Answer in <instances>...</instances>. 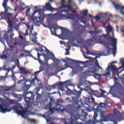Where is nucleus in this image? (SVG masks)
I'll list each match as a JSON object with an SVG mask.
<instances>
[{
	"mask_svg": "<svg viewBox=\"0 0 124 124\" xmlns=\"http://www.w3.org/2000/svg\"><path fill=\"white\" fill-rule=\"evenodd\" d=\"M81 86H83V84H78V88L79 89L80 91H76L77 93V96L74 97L72 98L73 100H74L75 103H76V106H74V105H69L66 107L65 109H63V107L62 106L60 105H57L54 107L53 108H51L52 107V103H54V101L51 100L49 102V105H46L45 108V110H49V115H52L55 112H62V113H64V111L69 113V114H71V119H63V121L64 122L65 124H74V122L75 121H77V120H79L80 117L81 116L78 113H76V112L74 111H79V109L81 108V105H83V103L82 101L78 100V97H80L81 96V94H82V92L83 91H85L86 92V90H87V87L85 89H82L81 88Z\"/></svg>",
	"mask_w": 124,
	"mask_h": 124,
	"instance_id": "1",
	"label": "nucleus"
},
{
	"mask_svg": "<svg viewBox=\"0 0 124 124\" xmlns=\"http://www.w3.org/2000/svg\"><path fill=\"white\" fill-rule=\"evenodd\" d=\"M73 2L72 0H69L67 4L64 5L65 0H62L61 3V6L58 9L52 7L50 3H47L46 6H35L34 8L36 9L37 7H42L43 11H51V12H53L55 10H58L59 13L47 15L48 16H50V18L51 20L58 21L60 20V19H62V18L65 17H66L67 19H75L74 21L75 23L73 24V27H75V25H78L79 22L77 21L78 17H75L76 16L74 15L73 13L76 12V10L78 9V8L76 5L73 6ZM60 9L61 10L60 13Z\"/></svg>",
	"mask_w": 124,
	"mask_h": 124,
	"instance_id": "2",
	"label": "nucleus"
},
{
	"mask_svg": "<svg viewBox=\"0 0 124 124\" xmlns=\"http://www.w3.org/2000/svg\"><path fill=\"white\" fill-rule=\"evenodd\" d=\"M10 106V104H0V113L5 114V113L11 112L12 110H14L16 111V113L18 114V115H19V116H22V118L24 119H26V118H28L30 115H31V116H37L39 117L44 118V119H46V120L47 123H49V122H50V118L49 115H47L46 114L43 115L42 114L35 113V112L31 113L28 110H20L23 109V107L21 104H17L16 106H14L12 108L10 109H9Z\"/></svg>",
	"mask_w": 124,
	"mask_h": 124,
	"instance_id": "3",
	"label": "nucleus"
},
{
	"mask_svg": "<svg viewBox=\"0 0 124 124\" xmlns=\"http://www.w3.org/2000/svg\"><path fill=\"white\" fill-rule=\"evenodd\" d=\"M85 108L86 110L88 109H93V111H94V116L93 118V121L92 122V124H98L99 123V121L96 120V118L98 116L97 115V113L100 112L101 114H104L105 113H107V110L105 108V106H107L108 105V102H106L105 103H101L99 104V106H98L96 108H94V106H97V104H95V102L94 100V98L92 97L91 98H85Z\"/></svg>",
	"mask_w": 124,
	"mask_h": 124,
	"instance_id": "4",
	"label": "nucleus"
},
{
	"mask_svg": "<svg viewBox=\"0 0 124 124\" xmlns=\"http://www.w3.org/2000/svg\"><path fill=\"white\" fill-rule=\"evenodd\" d=\"M105 39L109 40L112 42V44L109 45L107 46L106 48L102 52L103 56H109L113 54V57L116 56V52L117 51V39L110 36V33L108 32L107 34H103Z\"/></svg>",
	"mask_w": 124,
	"mask_h": 124,
	"instance_id": "5",
	"label": "nucleus"
},
{
	"mask_svg": "<svg viewBox=\"0 0 124 124\" xmlns=\"http://www.w3.org/2000/svg\"><path fill=\"white\" fill-rule=\"evenodd\" d=\"M118 62H112L108 64V66L107 69V73L103 75H99L98 74H95L93 75V77L95 78V79H97V80L99 79H101V77L102 76H105L106 78L107 77H109L110 75H111V73H112L113 75H116V74H115V72H117L119 71V69L120 68H124V58H122L120 60V63H122V65L117 68L116 65L113 64V63H117Z\"/></svg>",
	"mask_w": 124,
	"mask_h": 124,
	"instance_id": "6",
	"label": "nucleus"
},
{
	"mask_svg": "<svg viewBox=\"0 0 124 124\" xmlns=\"http://www.w3.org/2000/svg\"><path fill=\"white\" fill-rule=\"evenodd\" d=\"M119 70L120 69H119L117 72H115V74L116 75H113L114 76H115V78H114L115 82L114 86L111 87L109 91V93L111 94H114V93H116V92H117L118 90H122L124 89V87H123V86L120 84V82H119V79L118 78H120V79H123V78H124V70H121L120 72L118 73V72Z\"/></svg>",
	"mask_w": 124,
	"mask_h": 124,
	"instance_id": "7",
	"label": "nucleus"
},
{
	"mask_svg": "<svg viewBox=\"0 0 124 124\" xmlns=\"http://www.w3.org/2000/svg\"><path fill=\"white\" fill-rule=\"evenodd\" d=\"M37 13H38L39 15H40L38 17L39 21L37 20V18L36 16L31 17V19L33 20V21H34V23L35 27H40V24L43 23V22H44V19L46 18V15L44 14L43 11H42L41 9H38L34 12L33 15H34Z\"/></svg>",
	"mask_w": 124,
	"mask_h": 124,
	"instance_id": "8",
	"label": "nucleus"
},
{
	"mask_svg": "<svg viewBox=\"0 0 124 124\" xmlns=\"http://www.w3.org/2000/svg\"><path fill=\"white\" fill-rule=\"evenodd\" d=\"M85 92H88L90 95H94L99 98L101 97H106V95H105L106 92L104 90H101V93H99L97 91H93L91 87H87V89H85Z\"/></svg>",
	"mask_w": 124,
	"mask_h": 124,
	"instance_id": "9",
	"label": "nucleus"
},
{
	"mask_svg": "<svg viewBox=\"0 0 124 124\" xmlns=\"http://www.w3.org/2000/svg\"><path fill=\"white\" fill-rule=\"evenodd\" d=\"M15 97L16 98H18L19 101L22 100V98L24 97L25 101L26 103H32L34 101V95H31V97H27V93H24L23 95L21 94H15Z\"/></svg>",
	"mask_w": 124,
	"mask_h": 124,
	"instance_id": "10",
	"label": "nucleus"
},
{
	"mask_svg": "<svg viewBox=\"0 0 124 124\" xmlns=\"http://www.w3.org/2000/svg\"><path fill=\"white\" fill-rule=\"evenodd\" d=\"M26 27L28 28L29 31H30V38H32V41L34 43H36V40L37 39V33L35 32L34 33H32V31H33V24H31L30 26L29 24H27Z\"/></svg>",
	"mask_w": 124,
	"mask_h": 124,
	"instance_id": "11",
	"label": "nucleus"
},
{
	"mask_svg": "<svg viewBox=\"0 0 124 124\" xmlns=\"http://www.w3.org/2000/svg\"><path fill=\"white\" fill-rule=\"evenodd\" d=\"M95 65L94 67L88 69L84 73L85 74H87L88 73H94V72L98 71L99 69L102 70V68L99 66V63H98L97 60H96L95 62Z\"/></svg>",
	"mask_w": 124,
	"mask_h": 124,
	"instance_id": "12",
	"label": "nucleus"
},
{
	"mask_svg": "<svg viewBox=\"0 0 124 124\" xmlns=\"http://www.w3.org/2000/svg\"><path fill=\"white\" fill-rule=\"evenodd\" d=\"M64 82H60L57 84H55L53 85H50L47 88V90L48 92H51L52 90H54L55 89H59L62 92H64V90L63 89V85Z\"/></svg>",
	"mask_w": 124,
	"mask_h": 124,
	"instance_id": "13",
	"label": "nucleus"
},
{
	"mask_svg": "<svg viewBox=\"0 0 124 124\" xmlns=\"http://www.w3.org/2000/svg\"><path fill=\"white\" fill-rule=\"evenodd\" d=\"M44 48H45V50H46V52L48 54V56H49V57H51V60H52V61H53V62H55L56 63H58L59 62H61V61L58 59H57L56 58V57L55 56V55H54V54L52 53L51 52H50V50H49L48 49H47V47H45V46H43Z\"/></svg>",
	"mask_w": 124,
	"mask_h": 124,
	"instance_id": "14",
	"label": "nucleus"
},
{
	"mask_svg": "<svg viewBox=\"0 0 124 124\" xmlns=\"http://www.w3.org/2000/svg\"><path fill=\"white\" fill-rule=\"evenodd\" d=\"M12 55V49H6V47L5 48V50L3 51V55L0 56L2 60H6L8 58H9L10 56Z\"/></svg>",
	"mask_w": 124,
	"mask_h": 124,
	"instance_id": "15",
	"label": "nucleus"
},
{
	"mask_svg": "<svg viewBox=\"0 0 124 124\" xmlns=\"http://www.w3.org/2000/svg\"><path fill=\"white\" fill-rule=\"evenodd\" d=\"M13 36H14V33H13L9 37L7 36V33H5L4 35V38L11 49H12V46H10V43L12 42Z\"/></svg>",
	"mask_w": 124,
	"mask_h": 124,
	"instance_id": "16",
	"label": "nucleus"
},
{
	"mask_svg": "<svg viewBox=\"0 0 124 124\" xmlns=\"http://www.w3.org/2000/svg\"><path fill=\"white\" fill-rule=\"evenodd\" d=\"M110 14L108 13H100L99 15H98L96 17H95V20L96 21H99V20H101V19H102V18H104V17H106L107 16H109Z\"/></svg>",
	"mask_w": 124,
	"mask_h": 124,
	"instance_id": "17",
	"label": "nucleus"
},
{
	"mask_svg": "<svg viewBox=\"0 0 124 124\" xmlns=\"http://www.w3.org/2000/svg\"><path fill=\"white\" fill-rule=\"evenodd\" d=\"M11 2H13L14 1V0H10ZM7 2H8V0H4L3 3V6L5 8V12H7L8 11V9H10V8L7 7Z\"/></svg>",
	"mask_w": 124,
	"mask_h": 124,
	"instance_id": "18",
	"label": "nucleus"
},
{
	"mask_svg": "<svg viewBox=\"0 0 124 124\" xmlns=\"http://www.w3.org/2000/svg\"><path fill=\"white\" fill-rule=\"evenodd\" d=\"M68 67H70V68H72V69L73 70L71 72V73L69 74V76H70V77H73V76L75 75V74H76L77 73H76V71L74 70V68H73L72 67L70 66H66L65 68H64L63 69H62V70H64L66 69V68H68Z\"/></svg>",
	"mask_w": 124,
	"mask_h": 124,
	"instance_id": "19",
	"label": "nucleus"
},
{
	"mask_svg": "<svg viewBox=\"0 0 124 124\" xmlns=\"http://www.w3.org/2000/svg\"><path fill=\"white\" fill-rule=\"evenodd\" d=\"M8 21H7L9 27L8 32H10V31H13V29L12 28V22L10 21L9 18H7Z\"/></svg>",
	"mask_w": 124,
	"mask_h": 124,
	"instance_id": "20",
	"label": "nucleus"
},
{
	"mask_svg": "<svg viewBox=\"0 0 124 124\" xmlns=\"http://www.w3.org/2000/svg\"><path fill=\"white\" fill-rule=\"evenodd\" d=\"M66 60H67V62L68 64H74V63H76V62H78L79 61H77L76 60H74L73 59H70V58H66Z\"/></svg>",
	"mask_w": 124,
	"mask_h": 124,
	"instance_id": "21",
	"label": "nucleus"
},
{
	"mask_svg": "<svg viewBox=\"0 0 124 124\" xmlns=\"http://www.w3.org/2000/svg\"><path fill=\"white\" fill-rule=\"evenodd\" d=\"M19 70L22 74H27V73H29V69L25 67L20 68Z\"/></svg>",
	"mask_w": 124,
	"mask_h": 124,
	"instance_id": "22",
	"label": "nucleus"
},
{
	"mask_svg": "<svg viewBox=\"0 0 124 124\" xmlns=\"http://www.w3.org/2000/svg\"><path fill=\"white\" fill-rule=\"evenodd\" d=\"M86 67L85 66L81 67L79 65H78L75 70L76 72V73H78L80 71H83V69Z\"/></svg>",
	"mask_w": 124,
	"mask_h": 124,
	"instance_id": "23",
	"label": "nucleus"
},
{
	"mask_svg": "<svg viewBox=\"0 0 124 124\" xmlns=\"http://www.w3.org/2000/svg\"><path fill=\"white\" fill-rule=\"evenodd\" d=\"M106 30L108 32H112V34H114L113 32V28L110 24H108V26L106 28Z\"/></svg>",
	"mask_w": 124,
	"mask_h": 124,
	"instance_id": "24",
	"label": "nucleus"
},
{
	"mask_svg": "<svg viewBox=\"0 0 124 124\" xmlns=\"http://www.w3.org/2000/svg\"><path fill=\"white\" fill-rule=\"evenodd\" d=\"M86 83H88V84L91 86H93V82L89 81H86L85 79H84V81L80 80L79 82V84H81V85H84V84H86Z\"/></svg>",
	"mask_w": 124,
	"mask_h": 124,
	"instance_id": "25",
	"label": "nucleus"
},
{
	"mask_svg": "<svg viewBox=\"0 0 124 124\" xmlns=\"http://www.w3.org/2000/svg\"><path fill=\"white\" fill-rule=\"evenodd\" d=\"M102 36H99L95 38V37H93V39H91L90 40H88V42H92V41H93V40H97V41H100V38H101Z\"/></svg>",
	"mask_w": 124,
	"mask_h": 124,
	"instance_id": "26",
	"label": "nucleus"
},
{
	"mask_svg": "<svg viewBox=\"0 0 124 124\" xmlns=\"http://www.w3.org/2000/svg\"><path fill=\"white\" fill-rule=\"evenodd\" d=\"M19 7L21 9V10H25V8H26V4L23 2H20Z\"/></svg>",
	"mask_w": 124,
	"mask_h": 124,
	"instance_id": "27",
	"label": "nucleus"
},
{
	"mask_svg": "<svg viewBox=\"0 0 124 124\" xmlns=\"http://www.w3.org/2000/svg\"><path fill=\"white\" fill-rule=\"evenodd\" d=\"M43 56L44 57L45 61L46 62H48V61L51 60V58H49V56H48L47 54H43Z\"/></svg>",
	"mask_w": 124,
	"mask_h": 124,
	"instance_id": "28",
	"label": "nucleus"
},
{
	"mask_svg": "<svg viewBox=\"0 0 124 124\" xmlns=\"http://www.w3.org/2000/svg\"><path fill=\"white\" fill-rule=\"evenodd\" d=\"M40 56H41V55L39 53H38V62H39V63H40V64H43V62H42L41 61V59H40Z\"/></svg>",
	"mask_w": 124,
	"mask_h": 124,
	"instance_id": "29",
	"label": "nucleus"
},
{
	"mask_svg": "<svg viewBox=\"0 0 124 124\" xmlns=\"http://www.w3.org/2000/svg\"><path fill=\"white\" fill-rule=\"evenodd\" d=\"M60 29L61 30V31H62V33L61 35H62V34L64 33V32H66V31H67L66 29L62 27H60Z\"/></svg>",
	"mask_w": 124,
	"mask_h": 124,
	"instance_id": "30",
	"label": "nucleus"
},
{
	"mask_svg": "<svg viewBox=\"0 0 124 124\" xmlns=\"http://www.w3.org/2000/svg\"><path fill=\"white\" fill-rule=\"evenodd\" d=\"M14 90H15V86H13L9 87V88L7 89V91H14Z\"/></svg>",
	"mask_w": 124,
	"mask_h": 124,
	"instance_id": "31",
	"label": "nucleus"
},
{
	"mask_svg": "<svg viewBox=\"0 0 124 124\" xmlns=\"http://www.w3.org/2000/svg\"><path fill=\"white\" fill-rule=\"evenodd\" d=\"M53 31H54V35H55V36H58V35H57V31H56L55 29L51 28L50 31H51V32H53Z\"/></svg>",
	"mask_w": 124,
	"mask_h": 124,
	"instance_id": "32",
	"label": "nucleus"
},
{
	"mask_svg": "<svg viewBox=\"0 0 124 124\" xmlns=\"http://www.w3.org/2000/svg\"><path fill=\"white\" fill-rule=\"evenodd\" d=\"M89 33H90V34H97V33H98V32L94 31H90L89 32Z\"/></svg>",
	"mask_w": 124,
	"mask_h": 124,
	"instance_id": "33",
	"label": "nucleus"
},
{
	"mask_svg": "<svg viewBox=\"0 0 124 124\" xmlns=\"http://www.w3.org/2000/svg\"><path fill=\"white\" fill-rule=\"evenodd\" d=\"M31 13V9L29 8L26 12V16H30V13Z\"/></svg>",
	"mask_w": 124,
	"mask_h": 124,
	"instance_id": "34",
	"label": "nucleus"
},
{
	"mask_svg": "<svg viewBox=\"0 0 124 124\" xmlns=\"http://www.w3.org/2000/svg\"><path fill=\"white\" fill-rule=\"evenodd\" d=\"M11 73L12 74V78L13 79L14 81H16V77L14 76V74H13V71L11 70Z\"/></svg>",
	"mask_w": 124,
	"mask_h": 124,
	"instance_id": "35",
	"label": "nucleus"
},
{
	"mask_svg": "<svg viewBox=\"0 0 124 124\" xmlns=\"http://www.w3.org/2000/svg\"><path fill=\"white\" fill-rule=\"evenodd\" d=\"M66 102L67 103H71V99H70V98H66Z\"/></svg>",
	"mask_w": 124,
	"mask_h": 124,
	"instance_id": "36",
	"label": "nucleus"
},
{
	"mask_svg": "<svg viewBox=\"0 0 124 124\" xmlns=\"http://www.w3.org/2000/svg\"><path fill=\"white\" fill-rule=\"evenodd\" d=\"M88 13H89V12L88 11V10H85L84 11V16H87V17H88Z\"/></svg>",
	"mask_w": 124,
	"mask_h": 124,
	"instance_id": "37",
	"label": "nucleus"
},
{
	"mask_svg": "<svg viewBox=\"0 0 124 124\" xmlns=\"http://www.w3.org/2000/svg\"><path fill=\"white\" fill-rule=\"evenodd\" d=\"M82 115H83L84 117H88V113L85 112V110H82Z\"/></svg>",
	"mask_w": 124,
	"mask_h": 124,
	"instance_id": "38",
	"label": "nucleus"
},
{
	"mask_svg": "<svg viewBox=\"0 0 124 124\" xmlns=\"http://www.w3.org/2000/svg\"><path fill=\"white\" fill-rule=\"evenodd\" d=\"M70 93H71V91L69 89H68L67 91L66 92V94H67V95H69Z\"/></svg>",
	"mask_w": 124,
	"mask_h": 124,
	"instance_id": "39",
	"label": "nucleus"
},
{
	"mask_svg": "<svg viewBox=\"0 0 124 124\" xmlns=\"http://www.w3.org/2000/svg\"><path fill=\"white\" fill-rule=\"evenodd\" d=\"M28 121L29 122H31V123H32V124H34L35 123V120L34 119H28Z\"/></svg>",
	"mask_w": 124,
	"mask_h": 124,
	"instance_id": "40",
	"label": "nucleus"
},
{
	"mask_svg": "<svg viewBox=\"0 0 124 124\" xmlns=\"http://www.w3.org/2000/svg\"><path fill=\"white\" fill-rule=\"evenodd\" d=\"M35 80H37V78H36V77H35L34 79H33L32 80H31V83L33 84V83H34Z\"/></svg>",
	"mask_w": 124,
	"mask_h": 124,
	"instance_id": "41",
	"label": "nucleus"
},
{
	"mask_svg": "<svg viewBox=\"0 0 124 124\" xmlns=\"http://www.w3.org/2000/svg\"><path fill=\"white\" fill-rule=\"evenodd\" d=\"M84 19V17H82L79 20L80 21H81L82 23H84V25H86V24L87 23V22L85 21H83V19Z\"/></svg>",
	"mask_w": 124,
	"mask_h": 124,
	"instance_id": "42",
	"label": "nucleus"
},
{
	"mask_svg": "<svg viewBox=\"0 0 124 124\" xmlns=\"http://www.w3.org/2000/svg\"><path fill=\"white\" fill-rule=\"evenodd\" d=\"M40 98H41V94H38L37 95V100H38V99H40Z\"/></svg>",
	"mask_w": 124,
	"mask_h": 124,
	"instance_id": "43",
	"label": "nucleus"
},
{
	"mask_svg": "<svg viewBox=\"0 0 124 124\" xmlns=\"http://www.w3.org/2000/svg\"><path fill=\"white\" fill-rule=\"evenodd\" d=\"M14 29L16 30V31H18L19 30V26L16 25L14 27Z\"/></svg>",
	"mask_w": 124,
	"mask_h": 124,
	"instance_id": "44",
	"label": "nucleus"
},
{
	"mask_svg": "<svg viewBox=\"0 0 124 124\" xmlns=\"http://www.w3.org/2000/svg\"><path fill=\"white\" fill-rule=\"evenodd\" d=\"M85 50L87 52V53L88 54V55H90V51H89V49H88V48H87V47H85Z\"/></svg>",
	"mask_w": 124,
	"mask_h": 124,
	"instance_id": "45",
	"label": "nucleus"
},
{
	"mask_svg": "<svg viewBox=\"0 0 124 124\" xmlns=\"http://www.w3.org/2000/svg\"><path fill=\"white\" fill-rule=\"evenodd\" d=\"M62 62H66V63L68 62L67 60L66 59V58L65 59H62Z\"/></svg>",
	"mask_w": 124,
	"mask_h": 124,
	"instance_id": "46",
	"label": "nucleus"
},
{
	"mask_svg": "<svg viewBox=\"0 0 124 124\" xmlns=\"http://www.w3.org/2000/svg\"><path fill=\"white\" fill-rule=\"evenodd\" d=\"M15 45L18 46V45H20V43H19V42H16L15 43Z\"/></svg>",
	"mask_w": 124,
	"mask_h": 124,
	"instance_id": "47",
	"label": "nucleus"
},
{
	"mask_svg": "<svg viewBox=\"0 0 124 124\" xmlns=\"http://www.w3.org/2000/svg\"><path fill=\"white\" fill-rule=\"evenodd\" d=\"M24 53H25L26 54H30V53H31V52L29 51L28 50H24Z\"/></svg>",
	"mask_w": 124,
	"mask_h": 124,
	"instance_id": "48",
	"label": "nucleus"
},
{
	"mask_svg": "<svg viewBox=\"0 0 124 124\" xmlns=\"http://www.w3.org/2000/svg\"><path fill=\"white\" fill-rule=\"evenodd\" d=\"M19 38L20 39H21V40H23V39H24V38L22 37V35H21V34H19Z\"/></svg>",
	"mask_w": 124,
	"mask_h": 124,
	"instance_id": "49",
	"label": "nucleus"
},
{
	"mask_svg": "<svg viewBox=\"0 0 124 124\" xmlns=\"http://www.w3.org/2000/svg\"><path fill=\"white\" fill-rule=\"evenodd\" d=\"M40 72H42V71H37V72H35V74H39V73H40Z\"/></svg>",
	"mask_w": 124,
	"mask_h": 124,
	"instance_id": "50",
	"label": "nucleus"
},
{
	"mask_svg": "<svg viewBox=\"0 0 124 124\" xmlns=\"http://www.w3.org/2000/svg\"><path fill=\"white\" fill-rule=\"evenodd\" d=\"M96 59H98V58H100V55L96 54Z\"/></svg>",
	"mask_w": 124,
	"mask_h": 124,
	"instance_id": "51",
	"label": "nucleus"
},
{
	"mask_svg": "<svg viewBox=\"0 0 124 124\" xmlns=\"http://www.w3.org/2000/svg\"><path fill=\"white\" fill-rule=\"evenodd\" d=\"M57 102H62V100L61 99H59L58 100Z\"/></svg>",
	"mask_w": 124,
	"mask_h": 124,
	"instance_id": "52",
	"label": "nucleus"
},
{
	"mask_svg": "<svg viewBox=\"0 0 124 124\" xmlns=\"http://www.w3.org/2000/svg\"><path fill=\"white\" fill-rule=\"evenodd\" d=\"M65 55L66 56H69V55H70V54H69V51L67 52L65 54Z\"/></svg>",
	"mask_w": 124,
	"mask_h": 124,
	"instance_id": "53",
	"label": "nucleus"
},
{
	"mask_svg": "<svg viewBox=\"0 0 124 124\" xmlns=\"http://www.w3.org/2000/svg\"><path fill=\"white\" fill-rule=\"evenodd\" d=\"M11 103H12L13 104L15 103V100H13L11 101Z\"/></svg>",
	"mask_w": 124,
	"mask_h": 124,
	"instance_id": "54",
	"label": "nucleus"
},
{
	"mask_svg": "<svg viewBox=\"0 0 124 124\" xmlns=\"http://www.w3.org/2000/svg\"><path fill=\"white\" fill-rule=\"evenodd\" d=\"M23 80H19L18 81V84H21V83H22V82H23Z\"/></svg>",
	"mask_w": 124,
	"mask_h": 124,
	"instance_id": "55",
	"label": "nucleus"
},
{
	"mask_svg": "<svg viewBox=\"0 0 124 124\" xmlns=\"http://www.w3.org/2000/svg\"><path fill=\"white\" fill-rule=\"evenodd\" d=\"M40 71H43V67H41L40 68Z\"/></svg>",
	"mask_w": 124,
	"mask_h": 124,
	"instance_id": "56",
	"label": "nucleus"
},
{
	"mask_svg": "<svg viewBox=\"0 0 124 124\" xmlns=\"http://www.w3.org/2000/svg\"><path fill=\"white\" fill-rule=\"evenodd\" d=\"M20 58H23V57H24V54H20Z\"/></svg>",
	"mask_w": 124,
	"mask_h": 124,
	"instance_id": "57",
	"label": "nucleus"
},
{
	"mask_svg": "<svg viewBox=\"0 0 124 124\" xmlns=\"http://www.w3.org/2000/svg\"><path fill=\"white\" fill-rule=\"evenodd\" d=\"M104 41H102L101 43H100L101 44H104Z\"/></svg>",
	"mask_w": 124,
	"mask_h": 124,
	"instance_id": "58",
	"label": "nucleus"
},
{
	"mask_svg": "<svg viewBox=\"0 0 124 124\" xmlns=\"http://www.w3.org/2000/svg\"><path fill=\"white\" fill-rule=\"evenodd\" d=\"M60 44H63V42L62 41H60Z\"/></svg>",
	"mask_w": 124,
	"mask_h": 124,
	"instance_id": "59",
	"label": "nucleus"
},
{
	"mask_svg": "<svg viewBox=\"0 0 124 124\" xmlns=\"http://www.w3.org/2000/svg\"><path fill=\"white\" fill-rule=\"evenodd\" d=\"M43 25L44 26V27H45V28H48V27L46 25H45V24H43Z\"/></svg>",
	"mask_w": 124,
	"mask_h": 124,
	"instance_id": "60",
	"label": "nucleus"
},
{
	"mask_svg": "<svg viewBox=\"0 0 124 124\" xmlns=\"http://www.w3.org/2000/svg\"><path fill=\"white\" fill-rule=\"evenodd\" d=\"M115 124H118V122L116 121H113Z\"/></svg>",
	"mask_w": 124,
	"mask_h": 124,
	"instance_id": "61",
	"label": "nucleus"
},
{
	"mask_svg": "<svg viewBox=\"0 0 124 124\" xmlns=\"http://www.w3.org/2000/svg\"><path fill=\"white\" fill-rule=\"evenodd\" d=\"M44 50H43V49H42L40 52H41V53H42V52H44Z\"/></svg>",
	"mask_w": 124,
	"mask_h": 124,
	"instance_id": "62",
	"label": "nucleus"
},
{
	"mask_svg": "<svg viewBox=\"0 0 124 124\" xmlns=\"http://www.w3.org/2000/svg\"><path fill=\"white\" fill-rule=\"evenodd\" d=\"M57 93V92H54L53 93H51V94H56Z\"/></svg>",
	"mask_w": 124,
	"mask_h": 124,
	"instance_id": "63",
	"label": "nucleus"
},
{
	"mask_svg": "<svg viewBox=\"0 0 124 124\" xmlns=\"http://www.w3.org/2000/svg\"><path fill=\"white\" fill-rule=\"evenodd\" d=\"M21 21H25V18H21Z\"/></svg>",
	"mask_w": 124,
	"mask_h": 124,
	"instance_id": "64",
	"label": "nucleus"
}]
</instances>
